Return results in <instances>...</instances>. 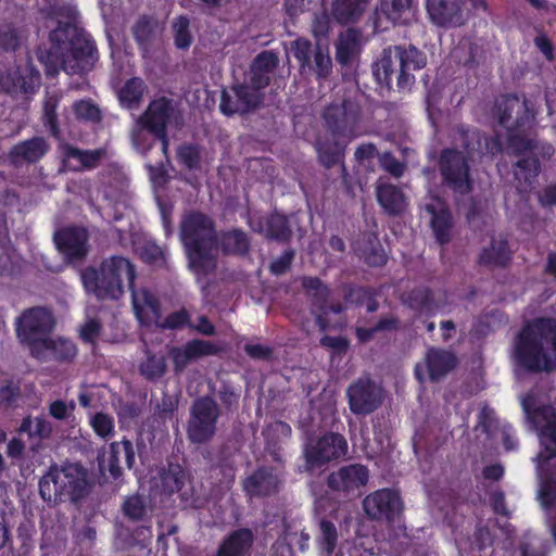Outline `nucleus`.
<instances>
[{"mask_svg": "<svg viewBox=\"0 0 556 556\" xmlns=\"http://www.w3.org/2000/svg\"><path fill=\"white\" fill-rule=\"evenodd\" d=\"M231 91L235 99L226 90H223L220 96L219 109L226 116L248 114L256 110L262 103V92H257L245 83L232 86Z\"/></svg>", "mask_w": 556, "mask_h": 556, "instance_id": "nucleus-16", "label": "nucleus"}, {"mask_svg": "<svg viewBox=\"0 0 556 556\" xmlns=\"http://www.w3.org/2000/svg\"><path fill=\"white\" fill-rule=\"evenodd\" d=\"M317 78H327L332 71V61L327 50L317 46L314 51V65L311 67Z\"/></svg>", "mask_w": 556, "mask_h": 556, "instance_id": "nucleus-55", "label": "nucleus"}, {"mask_svg": "<svg viewBox=\"0 0 556 556\" xmlns=\"http://www.w3.org/2000/svg\"><path fill=\"white\" fill-rule=\"evenodd\" d=\"M121 446L118 442L110 444V453L108 458V471L110 476L117 480L123 476V469L119 465Z\"/></svg>", "mask_w": 556, "mask_h": 556, "instance_id": "nucleus-62", "label": "nucleus"}, {"mask_svg": "<svg viewBox=\"0 0 556 556\" xmlns=\"http://www.w3.org/2000/svg\"><path fill=\"white\" fill-rule=\"evenodd\" d=\"M18 432L27 433L30 440L39 441L48 440L53 432L52 424L43 416L33 418L30 415L25 416L18 428Z\"/></svg>", "mask_w": 556, "mask_h": 556, "instance_id": "nucleus-41", "label": "nucleus"}, {"mask_svg": "<svg viewBox=\"0 0 556 556\" xmlns=\"http://www.w3.org/2000/svg\"><path fill=\"white\" fill-rule=\"evenodd\" d=\"M174 102L167 97H159L153 99L146 111L141 114L138 119L139 125L142 129L149 134L157 132L164 136V131L167 130V126L174 115Z\"/></svg>", "mask_w": 556, "mask_h": 556, "instance_id": "nucleus-20", "label": "nucleus"}, {"mask_svg": "<svg viewBox=\"0 0 556 556\" xmlns=\"http://www.w3.org/2000/svg\"><path fill=\"white\" fill-rule=\"evenodd\" d=\"M253 543L254 534L251 529H236L222 540L215 556H249Z\"/></svg>", "mask_w": 556, "mask_h": 556, "instance_id": "nucleus-26", "label": "nucleus"}, {"mask_svg": "<svg viewBox=\"0 0 556 556\" xmlns=\"http://www.w3.org/2000/svg\"><path fill=\"white\" fill-rule=\"evenodd\" d=\"M167 370L165 356L147 351L146 358L139 365L140 375L148 381L161 379Z\"/></svg>", "mask_w": 556, "mask_h": 556, "instance_id": "nucleus-45", "label": "nucleus"}, {"mask_svg": "<svg viewBox=\"0 0 556 556\" xmlns=\"http://www.w3.org/2000/svg\"><path fill=\"white\" fill-rule=\"evenodd\" d=\"M320 345L331 349L334 353H345L349 349L350 342L342 336H329L326 334L320 338Z\"/></svg>", "mask_w": 556, "mask_h": 556, "instance_id": "nucleus-64", "label": "nucleus"}, {"mask_svg": "<svg viewBox=\"0 0 556 556\" xmlns=\"http://www.w3.org/2000/svg\"><path fill=\"white\" fill-rule=\"evenodd\" d=\"M315 541L323 556H331L338 543L336 525L331 520L321 518L318 522V532Z\"/></svg>", "mask_w": 556, "mask_h": 556, "instance_id": "nucleus-42", "label": "nucleus"}, {"mask_svg": "<svg viewBox=\"0 0 556 556\" xmlns=\"http://www.w3.org/2000/svg\"><path fill=\"white\" fill-rule=\"evenodd\" d=\"M125 519L130 522L150 521L147 501L143 495L138 493L127 495L121 506Z\"/></svg>", "mask_w": 556, "mask_h": 556, "instance_id": "nucleus-43", "label": "nucleus"}, {"mask_svg": "<svg viewBox=\"0 0 556 556\" xmlns=\"http://www.w3.org/2000/svg\"><path fill=\"white\" fill-rule=\"evenodd\" d=\"M279 60L275 52L273 51H262L256 55L252 63V67L262 71L263 73H273L275 68L278 66Z\"/></svg>", "mask_w": 556, "mask_h": 556, "instance_id": "nucleus-59", "label": "nucleus"}, {"mask_svg": "<svg viewBox=\"0 0 556 556\" xmlns=\"http://www.w3.org/2000/svg\"><path fill=\"white\" fill-rule=\"evenodd\" d=\"M174 45L179 50H188L193 41L190 30V20L186 15H179L173 21Z\"/></svg>", "mask_w": 556, "mask_h": 556, "instance_id": "nucleus-48", "label": "nucleus"}, {"mask_svg": "<svg viewBox=\"0 0 556 556\" xmlns=\"http://www.w3.org/2000/svg\"><path fill=\"white\" fill-rule=\"evenodd\" d=\"M403 304L416 312L433 313L434 293L427 286L415 287L403 293Z\"/></svg>", "mask_w": 556, "mask_h": 556, "instance_id": "nucleus-35", "label": "nucleus"}, {"mask_svg": "<svg viewBox=\"0 0 556 556\" xmlns=\"http://www.w3.org/2000/svg\"><path fill=\"white\" fill-rule=\"evenodd\" d=\"M410 0H380V7L375 15L383 14L393 24L399 23L403 13L410 9Z\"/></svg>", "mask_w": 556, "mask_h": 556, "instance_id": "nucleus-49", "label": "nucleus"}, {"mask_svg": "<svg viewBox=\"0 0 556 556\" xmlns=\"http://www.w3.org/2000/svg\"><path fill=\"white\" fill-rule=\"evenodd\" d=\"M260 232L264 233L269 240L282 243L288 242L292 235L288 217L277 212L265 217L261 225Z\"/></svg>", "mask_w": 556, "mask_h": 556, "instance_id": "nucleus-33", "label": "nucleus"}, {"mask_svg": "<svg viewBox=\"0 0 556 556\" xmlns=\"http://www.w3.org/2000/svg\"><path fill=\"white\" fill-rule=\"evenodd\" d=\"M88 493V473L80 464H53L39 480L40 497L48 505L77 504Z\"/></svg>", "mask_w": 556, "mask_h": 556, "instance_id": "nucleus-5", "label": "nucleus"}, {"mask_svg": "<svg viewBox=\"0 0 556 556\" xmlns=\"http://www.w3.org/2000/svg\"><path fill=\"white\" fill-rule=\"evenodd\" d=\"M220 351L222 349L211 341L192 339L184 345L169 348L168 356L173 362L174 372L180 374L191 362L217 355Z\"/></svg>", "mask_w": 556, "mask_h": 556, "instance_id": "nucleus-18", "label": "nucleus"}, {"mask_svg": "<svg viewBox=\"0 0 556 556\" xmlns=\"http://www.w3.org/2000/svg\"><path fill=\"white\" fill-rule=\"evenodd\" d=\"M21 46V35L12 24L0 25V51L15 52Z\"/></svg>", "mask_w": 556, "mask_h": 556, "instance_id": "nucleus-53", "label": "nucleus"}, {"mask_svg": "<svg viewBox=\"0 0 556 556\" xmlns=\"http://www.w3.org/2000/svg\"><path fill=\"white\" fill-rule=\"evenodd\" d=\"M56 249L70 262L83 261L89 252V233L86 228L67 226L53 235Z\"/></svg>", "mask_w": 556, "mask_h": 556, "instance_id": "nucleus-17", "label": "nucleus"}, {"mask_svg": "<svg viewBox=\"0 0 556 556\" xmlns=\"http://www.w3.org/2000/svg\"><path fill=\"white\" fill-rule=\"evenodd\" d=\"M81 281L88 293L98 300H118L125 292L124 279L131 293L135 289L136 268L126 257L113 255L104 258L98 268L86 267L81 271Z\"/></svg>", "mask_w": 556, "mask_h": 556, "instance_id": "nucleus-3", "label": "nucleus"}, {"mask_svg": "<svg viewBox=\"0 0 556 556\" xmlns=\"http://www.w3.org/2000/svg\"><path fill=\"white\" fill-rule=\"evenodd\" d=\"M147 91V85L140 77H131L125 81L117 92L119 104L128 110L138 108Z\"/></svg>", "mask_w": 556, "mask_h": 556, "instance_id": "nucleus-37", "label": "nucleus"}, {"mask_svg": "<svg viewBox=\"0 0 556 556\" xmlns=\"http://www.w3.org/2000/svg\"><path fill=\"white\" fill-rule=\"evenodd\" d=\"M507 144L516 156L530 153L535 154L538 157L540 155L542 159L548 160L555 152V149L551 143L539 141L535 138H530L526 134H518L516 128L510 130L507 138Z\"/></svg>", "mask_w": 556, "mask_h": 556, "instance_id": "nucleus-27", "label": "nucleus"}, {"mask_svg": "<svg viewBox=\"0 0 556 556\" xmlns=\"http://www.w3.org/2000/svg\"><path fill=\"white\" fill-rule=\"evenodd\" d=\"M250 238L241 229H232L220 236V248L225 254L243 256L250 251Z\"/></svg>", "mask_w": 556, "mask_h": 556, "instance_id": "nucleus-39", "label": "nucleus"}, {"mask_svg": "<svg viewBox=\"0 0 556 556\" xmlns=\"http://www.w3.org/2000/svg\"><path fill=\"white\" fill-rule=\"evenodd\" d=\"M217 396L220 402L222 412L224 410L226 414H229L238 408L241 393L239 388L230 382L223 381L217 390Z\"/></svg>", "mask_w": 556, "mask_h": 556, "instance_id": "nucleus-50", "label": "nucleus"}, {"mask_svg": "<svg viewBox=\"0 0 556 556\" xmlns=\"http://www.w3.org/2000/svg\"><path fill=\"white\" fill-rule=\"evenodd\" d=\"M464 0H427V12L431 22L440 27L460 26Z\"/></svg>", "mask_w": 556, "mask_h": 556, "instance_id": "nucleus-23", "label": "nucleus"}, {"mask_svg": "<svg viewBox=\"0 0 556 556\" xmlns=\"http://www.w3.org/2000/svg\"><path fill=\"white\" fill-rule=\"evenodd\" d=\"M90 425L97 435L100 438H108L114 432V419L112 416L99 412L91 418Z\"/></svg>", "mask_w": 556, "mask_h": 556, "instance_id": "nucleus-56", "label": "nucleus"}, {"mask_svg": "<svg viewBox=\"0 0 556 556\" xmlns=\"http://www.w3.org/2000/svg\"><path fill=\"white\" fill-rule=\"evenodd\" d=\"M424 208L431 216L430 227L435 241L440 245L450 243L453 236L454 218L446 203L440 198H432Z\"/></svg>", "mask_w": 556, "mask_h": 556, "instance_id": "nucleus-21", "label": "nucleus"}, {"mask_svg": "<svg viewBox=\"0 0 556 556\" xmlns=\"http://www.w3.org/2000/svg\"><path fill=\"white\" fill-rule=\"evenodd\" d=\"M521 407L528 424L538 432L541 452L536 456L541 478L540 497L546 508L556 506V467L546 470L548 463L556 458V408L552 405H538L532 393L521 400Z\"/></svg>", "mask_w": 556, "mask_h": 556, "instance_id": "nucleus-2", "label": "nucleus"}, {"mask_svg": "<svg viewBox=\"0 0 556 556\" xmlns=\"http://www.w3.org/2000/svg\"><path fill=\"white\" fill-rule=\"evenodd\" d=\"M363 509L368 519L387 525L394 523L402 515L404 503L399 491L390 488L376 490L363 500Z\"/></svg>", "mask_w": 556, "mask_h": 556, "instance_id": "nucleus-13", "label": "nucleus"}, {"mask_svg": "<svg viewBox=\"0 0 556 556\" xmlns=\"http://www.w3.org/2000/svg\"><path fill=\"white\" fill-rule=\"evenodd\" d=\"M49 48L40 51L38 59L47 74L63 70L70 75L84 76L91 72L99 60L92 36L72 22H58L49 33Z\"/></svg>", "mask_w": 556, "mask_h": 556, "instance_id": "nucleus-1", "label": "nucleus"}, {"mask_svg": "<svg viewBox=\"0 0 556 556\" xmlns=\"http://www.w3.org/2000/svg\"><path fill=\"white\" fill-rule=\"evenodd\" d=\"M458 358L456 354L443 348L430 346L422 363H417L414 368L415 378L424 383L426 372L431 382H438L456 368Z\"/></svg>", "mask_w": 556, "mask_h": 556, "instance_id": "nucleus-14", "label": "nucleus"}, {"mask_svg": "<svg viewBox=\"0 0 556 556\" xmlns=\"http://www.w3.org/2000/svg\"><path fill=\"white\" fill-rule=\"evenodd\" d=\"M280 479L275 468L269 466L257 467L242 481V490L247 496L267 497L278 492Z\"/></svg>", "mask_w": 556, "mask_h": 556, "instance_id": "nucleus-22", "label": "nucleus"}, {"mask_svg": "<svg viewBox=\"0 0 556 556\" xmlns=\"http://www.w3.org/2000/svg\"><path fill=\"white\" fill-rule=\"evenodd\" d=\"M323 119L333 138L352 141L364 134L362 106L355 100L343 99L341 103H330L323 112Z\"/></svg>", "mask_w": 556, "mask_h": 556, "instance_id": "nucleus-9", "label": "nucleus"}, {"mask_svg": "<svg viewBox=\"0 0 556 556\" xmlns=\"http://www.w3.org/2000/svg\"><path fill=\"white\" fill-rule=\"evenodd\" d=\"M470 160L458 149L445 148L440 152L438 166L442 184L455 194L467 195L473 190Z\"/></svg>", "mask_w": 556, "mask_h": 556, "instance_id": "nucleus-11", "label": "nucleus"}, {"mask_svg": "<svg viewBox=\"0 0 556 556\" xmlns=\"http://www.w3.org/2000/svg\"><path fill=\"white\" fill-rule=\"evenodd\" d=\"M369 480V470L362 464H350L332 471L327 478V485L333 492L351 494L365 486Z\"/></svg>", "mask_w": 556, "mask_h": 556, "instance_id": "nucleus-19", "label": "nucleus"}, {"mask_svg": "<svg viewBox=\"0 0 556 556\" xmlns=\"http://www.w3.org/2000/svg\"><path fill=\"white\" fill-rule=\"evenodd\" d=\"M456 148L473 161L476 154H482V132L476 127L459 125L455 131Z\"/></svg>", "mask_w": 556, "mask_h": 556, "instance_id": "nucleus-32", "label": "nucleus"}, {"mask_svg": "<svg viewBox=\"0 0 556 556\" xmlns=\"http://www.w3.org/2000/svg\"><path fill=\"white\" fill-rule=\"evenodd\" d=\"M132 309L141 325L154 324L161 330H180L190 325V314L185 307L162 318L159 299L144 288L132 292Z\"/></svg>", "mask_w": 556, "mask_h": 556, "instance_id": "nucleus-7", "label": "nucleus"}, {"mask_svg": "<svg viewBox=\"0 0 556 556\" xmlns=\"http://www.w3.org/2000/svg\"><path fill=\"white\" fill-rule=\"evenodd\" d=\"M511 261V252L507 240L492 239L490 247L479 254V264L488 267H506Z\"/></svg>", "mask_w": 556, "mask_h": 556, "instance_id": "nucleus-34", "label": "nucleus"}, {"mask_svg": "<svg viewBox=\"0 0 556 556\" xmlns=\"http://www.w3.org/2000/svg\"><path fill=\"white\" fill-rule=\"evenodd\" d=\"M50 150V144L43 137H33L14 144L10 152L9 157L13 165H18L21 162L29 164L40 161Z\"/></svg>", "mask_w": 556, "mask_h": 556, "instance_id": "nucleus-25", "label": "nucleus"}, {"mask_svg": "<svg viewBox=\"0 0 556 556\" xmlns=\"http://www.w3.org/2000/svg\"><path fill=\"white\" fill-rule=\"evenodd\" d=\"M362 52V34L356 28H349L340 34L336 42V60L342 66H352Z\"/></svg>", "mask_w": 556, "mask_h": 556, "instance_id": "nucleus-28", "label": "nucleus"}, {"mask_svg": "<svg viewBox=\"0 0 556 556\" xmlns=\"http://www.w3.org/2000/svg\"><path fill=\"white\" fill-rule=\"evenodd\" d=\"M220 416L222 408L213 396L206 394L197 397L192 402L187 421L188 440L198 445L211 442L217 432Z\"/></svg>", "mask_w": 556, "mask_h": 556, "instance_id": "nucleus-8", "label": "nucleus"}, {"mask_svg": "<svg viewBox=\"0 0 556 556\" xmlns=\"http://www.w3.org/2000/svg\"><path fill=\"white\" fill-rule=\"evenodd\" d=\"M350 410L355 415H369L382 403V390L369 377H361L346 389Z\"/></svg>", "mask_w": 556, "mask_h": 556, "instance_id": "nucleus-15", "label": "nucleus"}, {"mask_svg": "<svg viewBox=\"0 0 556 556\" xmlns=\"http://www.w3.org/2000/svg\"><path fill=\"white\" fill-rule=\"evenodd\" d=\"M331 29V20L327 12L315 13L312 22L313 35L318 38H326Z\"/></svg>", "mask_w": 556, "mask_h": 556, "instance_id": "nucleus-60", "label": "nucleus"}, {"mask_svg": "<svg viewBox=\"0 0 556 556\" xmlns=\"http://www.w3.org/2000/svg\"><path fill=\"white\" fill-rule=\"evenodd\" d=\"M497 118L498 124L507 130V136L515 128L518 134H525V127L529 123L526 110L515 99H505L497 105Z\"/></svg>", "mask_w": 556, "mask_h": 556, "instance_id": "nucleus-29", "label": "nucleus"}, {"mask_svg": "<svg viewBox=\"0 0 556 556\" xmlns=\"http://www.w3.org/2000/svg\"><path fill=\"white\" fill-rule=\"evenodd\" d=\"M31 356L41 362L54 361L58 363H72L77 356L78 349L75 342L63 337H49L38 346Z\"/></svg>", "mask_w": 556, "mask_h": 556, "instance_id": "nucleus-24", "label": "nucleus"}, {"mask_svg": "<svg viewBox=\"0 0 556 556\" xmlns=\"http://www.w3.org/2000/svg\"><path fill=\"white\" fill-rule=\"evenodd\" d=\"M177 160L179 164L189 170L199 169L201 166V151L198 144L184 143L177 149Z\"/></svg>", "mask_w": 556, "mask_h": 556, "instance_id": "nucleus-52", "label": "nucleus"}, {"mask_svg": "<svg viewBox=\"0 0 556 556\" xmlns=\"http://www.w3.org/2000/svg\"><path fill=\"white\" fill-rule=\"evenodd\" d=\"M377 201L389 216H400L404 213L407 201L403 190L392 184L377 186Z\"/></svg>", "mask_w": 556, "mask_h": 556, "instance_id": "nucleus-30", "label": "nucleus"}, {"mask_svg": "<svg viewBox=\"0 0 556 556\" xmlns=\"http://www.w3.org/2000/svg\"><path fill=\"white\" fill-rule=\"evenodd\" d=\"M348 453V442L340 433L328 432L304 445L305 470L320 469Z\"/></svg>", "mask_w": 556, "mask_h": 556, "instance_id": "nucleus-12", "label": "nucleus"}, {"mask_svg": "<svg viewBox=\"0 0 556 556\" xmlns=\"http://www.w3.org/2000/svg\"><path fill=\"white\" fill-rule=\"evenodd\" d=\"M156 33V24L152 17L143 15L139 17L132 28V35L139 49L149 52Z\"/></svg>", "mask_w": 556, "mask_h": 556, "instance_id": "nucleus-44", "label": "nucleus"}, {"mask_svg": "<svg viewBox=\"0 0 556 556\" xmlns=\"http://www.w3.org/2000/svg\"><path fill=\"white\" fill-rule=\"evenodd\" d=\"M295 252L292 249H287L280 256L275 258L270 265L269 270L273 275L280 276L286 274L294 260Z\"/></svg>", "mask_w": 556, "mask_h": 556, "instance_id": "nucleus-61", "label": "nucleus"}, {"mask_svg": "<svg viewBox=\"0 0 556 556\" xmlns=\"http://www.w3.org/2000/svg\"><path fill=\"white\" fill-rule=\"evenodd\" d=\"M518 157L515 163V178L525 188H531L541 173V161L535 154L530 153Z\"/></svg>", "mask_w": 556, "mask_h": 556, "instance_id": "nucleus-36", "label": "nucleus"}, {"mask_svg": "<svg viewBox=\"0 0 556 556\" xmlns=\"http://www.w3.org/2000/svg\"><path fill=\"white\" fill-rule=\"evenodd\" d=\"M179 236L194 270L204 275L212 271L215 260L211 252L216 242L214 220L202 212L190 211L182 216Z\"/></svg>", "mask_w": 556, "mask_h": 556, "instance_id": "nucleus-4", "label": "nucleus"}, {"mask_svg": "<svg viewBox=\"0 0 556 556\" xmlns=\"http://www.w3.org/2000/svg\"><path fill=\"white\" fill-rule=\"evenodd\" d=\"M55 326L52 313L41 306L27 308L15 320V332L21 344L28 348L30 355L50 337Z\"/></svg>", "mask_w": 556, "mask_h": 556, "instance_id": "nucleus-10", "label": "nucleus"}, {"mask_svg": "<svg viewBox=\"0 0 556 556\" xmlns=\"http://www.w3.org/2000/svg\"><path fill=\"white\" fill-rule=\"evenodd\" d=\"M363 257L365 263L371 267H381L387 264V255L377 241L376 243L370 242V245L363 250Z\"/></svg>", "mask_w": 556, "mask_h": 556, "instance_id": "nucleus-58", "label": "nucleus"}, {"mask_svg": "<svg viewBox=\"0 0 556 556\" xmlns=\"http://www.w3.org/2000/svg\"><path fill=\"white\" fill-rule=\"evenodd\" d=\"M302 287L305 290L306 295L311 299L313 305L319 311L325 312L330 296L329 287L325 285L320 278L313 276L303 277Z\"/></svg>", "mask_w": 556, "mask_h": 556, "instance_id": "nucleus-40", "label": "nucleus"}, {"mask_svg": "<svg viewBox=\"0 0 556 556\" xmlns=\"http://www.w3.org/2000/svg\"><path fill=\"white\" fill-rule=\"evenodd\" d=\"M369 0H333L332 11L343 24L355 23L365 11Z\"/></svg>", "mask_w": 556, "mask_h": 556, "instance_id": "nucleus-38", "label": "nucleus"}, {"mask_svg": "<svg viewBox=\"0 0 556 556\" xmlns=\"http://www.w3.org/2000/svg\"><path fill=\"white\" fill-rule=\"evenodd\" d=\"M59 103L60 96H58L56 93H47L42 106V124L49 130L50 135L53 137L60 136V126L56 113Z\"/></svg>", "mask_w": 556, "mask_h": 556, "instance_id": "nucleus-47", "label": "nucleus"}, {"mask_svg": "<svg viewBox=\"0 0 556 556\" xmlns=\"http://www.w3.org/2000/svg\"><path fill=\"white\" fill-rule=\"evenodd\" d=\"M350 141L345 139L323 140L316 143V151L320 164L326 168H332L337 164H341L342 174H346L343 162L345 149Z\"/></svg>", "mask_w": 556, "mask_h": 556, "instance_id": "nucleus-31", "label": "nucleus"}, {"mask_svg": "<svg viewBox=\"0 0 556 556\" xmlns=\"http://www.w3.org/2000/svg\"><path fill=\"white\" fill-rule=\"evenodd\" d=\"M161 489L165 494L172 495L182 490L186 483V471L178 464H169L161 473Z\"/></svg>", "mask_w": 556, "mask_h": 556, "instance_id": "nucleus-46", "label": "nucleus"}, {"mask_svg": "<svg viewBox=\"0 0 556 556\" xmlns=\"http://www.w3.org/2000/svg\"><path fill=\"white\" fill-rule=\"evenodd\" d=\"M75 117L81 122L100 123L102 121V112L100 108L90 99H83L73 104Z\"/></svg>", "mask_w": 556, "mask_h": 556, "instance_id": "nucleus-51", "label": "nucleus"}, {"mask_svg": "<svg viewBox=\"0 0 556 556\" xmlns=\"http://www.w3.org/2000/svg\"><path fill=\"white\" fill-rule=\"evenodd\" d=\"M427 58L413 45H396L383 49L381 58L374 64L372 74L380 86L392 87L393 77L400 90L409 88L415 76L413 72L424 68Z\"/></svg>", "mask_w": 556, "mask_h": 556, "instance_id": "nucleus-6", "label": "nucleus"}, {"mask_svg": "<svg viewBox=\"0 0 556 556\" xmlns=\"http://www.w3.org/2000/svg\"><path fill=\"white\" fill-rule=\"evenodd\" d=\"M382 168L395 178L403 176L405 172L404 163L400 162L391 152H386L381 160Z\"/></svg>", "mask_w": 556, "mask_h": 556, "instance_id": "nucleus-63", "label": "nucleus"}, {"mask_svg": "<svg viewBox=\"0 0 556 556\" xmlns=\"http://www.w3.org/2000/svg\"><path fill=\"white\" fill-rule=\"evenodd\" d=\"M291 52L299 62L301 70L312 67V42L305 38H298L291 43Z\"/></svg>", "mask_w": 556, "mask_h": 556, "instance_id": "nucleus-54", "label": "nucleus"}, {"mask_svg": "<svg viewBox=\"0 0 556 556\" xmlns=\"http://www.w3.org/2000/svg\"><path fill=\"white\" fill-rule=\"evenodd\" d=\"M371 287L355 286L346 283L343 286V299L346 304L362 306L370 294Z\"/></svg>", "mask_w": 556, "mask_h": 556, "instance_id": "nucleus-57", "label": "nucleus"}]
</instances>
